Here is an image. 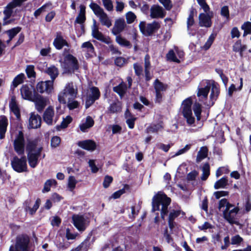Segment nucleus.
Masks as SVG:
<instances>
[{
  "label": "nucleus",
  "instance_id": "nucleus-8",
  "mask_svg": "<svg viewBox=\"0 0 251 251\" xmlns=\"http://www.w3.org/2000/svg\"><path fill=\"white\" fill-rule=\"evenodd\" d=\"M14 248L21 251H30V238L26 234L18 235L16 238Z\"/></svg>",
  "mask_w": 251,
  "mask_h": 251
},
{
  "label": "nucleus",
  "instance_id": "nucleus-57",
  "mask_svg": "<svg viewBox=\"0 0 251 251\" xmlns=\"http://www.w3.org/2000/svg\"><path fill=\"white\" fill-rule=\"evenodd\" d=\"M243 241V239L239 235H235L231 239V244L240 245Z\"/></svg>",
  "mask_w": 251,
  "mask_h": 251
},
{
  "label": "nucleus",
  "instance_id": "nucleus-45",
  "mask_svg": "<svg viewBox=\"0 0 251 251\" xmlns=\"http://www.w3.org/2000/svg\"><path fill=\"white\" fill-rule=\"evenodd\" d=\"M25 73L28 78H35L36 73L34 70V66L33 65H29L26 66Z\"/></svg>",
  "mask_w": 251,
  "mask_h": 251
},
{
  "label": "nucleus",
  "instance_id": "nucleus-34",
  "mask_svg": "<svg viewBox=\"0 0 251 251\" xmlns=\"http://www.w3.org/2000/svg\"><path fill=\"white\" fill-rule=\"evenodd\" d=\"M208 150L207 147L203 146L201 148L198 152L196 161L197 162H200L202 159L205 158L208 155Z\"/></svg>",
  "mask_w": 251,
  "mask_h": 251
},
{
  "label": "nucleus",
  "instance_id": "nucleus-27",
  "mask_svg": "<svg viewBox=\"0 0 251 251\" xmlns=\"http://www.w3.org/2000/svg\"><path fill=\"white\" fill-rule=\"evenodd\" d=\"M20 90L23 99L32 101L33 99V95H32V91L27 85H23Z\"/></svg>",
  "mask_w": 251,
  "mask_h": 251
},
{
  "label": "nucleus",
  "instance_id": "nucleus-51",
  "mask_svg": "<svg viewBox=\"0 0 251 251\" xmlns=\"http://www.w3.org/2000/svg\"><path fill=\"white\" fill-rule=\"evenodd\" d=\"M98 100V99H96L95 98L90 96V95H88L86 97V100H85V107L86 109L90 107L91 105H92L96 100Z\"/></svg>",
  "mask_w": 251,
  "mask_h": 251
},
{
  "label": "nucleus",
  "instance_id": "nucleus-7",
  "mask_svg": "<svg viewBox=\"0 0 251 251\" xmlns=\"http://www.w3.org/2000/svg\"><path fill=\"white\" fill-rule=\"evenodd\" d=\"M25 147L26 145L24 133L22 131H19L13 142L14 151L19 155H24Z\"/></svg>",
  "mask_w": 251,
  "mask_h": 251
},
{
  "label": "nucleus",
  "instance_id": "nucleus-6",
  "mask_svg": "<svg viewBox=\"0 0 251 251\" xmlns=\"http://www.w3.org/2000/svg\"><path fill=\"white\" fill-rule=\"evenodd\" d=\"M27 159L25 155H22L21 158L17 156L13 157L11 164L13 169L17 173H23L27 171Z\"/></svg>",
  "mask_w": 251,
  "mask_h": 251
},
{
  "label": "nucleus",
  "instance_id": "nucleus-32",
  "mask_svg": "<svg viewBox=\"0 0 251 251\" xmlns=\"http://www.w3.org/2000/svg\"><path fill=\"white\" fill-rule=\"evenodd\" d=\"M17 7L11 1L9 2L4 8L3 14L5 16V19H8L11 16L13 9Z\"/></svg>",
  "mask_w": 251,
  "mask_h": 251
},
{
  "label": "nucleus",
  "instance_id": "nucleus-61",
  "mask_svg": "<svg viewBox=\"0 0 251 251\" xmlns=\"http://www.w3.org/2000/svg\"><path fill=\"white\" fill-rule=\"evenodd\" d=\"M198 174L199 173L198 171L193 170L187 174L186 179L188 181L195 180Z\"/></svg>",
  "mask_w": 251,
  "mask_h": 251
},
{
  "label": "nucleus",
  "instance_id": "nucleus-15",
  "mask_svg": "<svg viewBox=\"0 0 251 251\" xmlns=\"http://www.w3.org/2000/svg\"><path fill=\"white\" fill-rule=\"evenodd\" d=\"M125 19L122 18L117 19L115 21L114 27L112 29V33L114 35L119 34L122 32L126 26Z\"/></svg>",
  "mask_w": 251,
  "mask_h": 251
},
{
  "label": "nucleus",
  "instance_id": "nucleus-39",
  "mask_svg": "<svg viewBox=\"0 0 251 251\" xmlns=\"http://www.w3.org/2000/svg\"><path fill=\"white\" fill-rule=\"evenodd\" d=\"M228 185V180L227 177L224 176L217 180L214 184V188L218 189L220 188H224Z\"/></svg>",
  "mask_w": 251,
  "mask_h": 251
},
{
  "label": "nucleus",
  "instance_id": "nucleus-54",
  "mask_svg": "<svg viewBox=\"0 0 251 251\" xmlns=\"http://www.w3.org/2000/svg\"><path fill=\"white\" fill-rule=\"evenodd\" d=\"M198 4L201 6V8L205 13H207L210 11L209 6L207 3L206 0H197Z\"/></svg>",
  "mask_w": 251,
  "mask_h": 251
},
{
  "label": "nucleus",
  "instance_id": "nucleus-14",
  "mask_svg": "<svg viewBox=\"0 0 251 251\" xmlns=\"http://www.w3.org/2000/svg\"><path fill=\"white\" fill-rule=\"evenodd\" d=\"M32 101L35 102L36 109L39 112H41L46 105V100L36 92L34 93L33 99L32 100Z\"/></svg>",
  "mask_w": 251,
  "mask_h": 251
},
{
  "label": "nucleus",
  "instance_id": "nucleus-29",
  "mask_svg": "<svg viewBox=\"0 0 251 251\" xmlns=\"http://www.w3.org/2000/svg\"><path fill=\"white\" fill-rule=\"evenodd\" d=\"M127 85L123 81L121 82L118 85L114 87L113 88V91L118 94L120 97H123L126 93L127 90Z\"/></svg>",
  "mask_w": 251,
  "mask_h": 251
},
{
  "label": "nucleus",
  "instance_id": "nucleus-16",
  "mask_svg": "<svg viewBox=\"0 0 251 251\" xmlns=\"http://www.w3.org/2000/svg\"><path fill=\"white\" fill-rule=\"evenodd\" d=\"M42 119L38 114L31 113L29 119V126L31 128H38L41 126Z\"/></svg>",
  "mask_w": 251,
  "mask_h": 251
},
{
  "label": "nucleus",
  "instance_id": "nucleus-35",
  "mask_svg": "<svg viewBox=\"0 0 251 251\" xmlns=\"http://www.w3.org/2000/svg\"><path fill=\"white\" fill-rule=\"evenodd\" d=\"M22 30V27L20 26H16L11 29L5 31L4 33H6L10 40H12Z\"/></svg>",
  "mask_w": 251,
  "mask_h": 251
},
{
  "label": "nucleus",
  "instance_id": "nucleus-49",
  "mask_svg": "<svg viewBox=\"0 0 251 251\" xmlns=\"http://www.w3.org/2000/svg\"><path fill=\"white\" fill-rule=\"evenodd\" d=\"M129 188V185L128 184H125L124 185V187L123 188L116 191L112 194V198H114V199H117L119 198L122 195H123V194H124L125 193V189H128Z\"/></svg>",
  "mask_w": 251,
  "mask_h": 251
},
{
  "label": "nucleus",
  "instance_id": "nucleus-37",
  "mask_svg": "<svg viewBox=\"0 0 251 251\" xmlns=\"http://www.w3.org/2000/svg\"><path fill=\"white\" fill-rule=\"evenodd\" d=\"M220 88L215 83L211 85V91L210 95V99L211 100H216L220 94Z\"/></svg>",
  "mask_w": 251,
  "mask_h": 251
},
{
  "label": "nucleus",
  "instance_id": "nucleus-59",
  "mask_svg": "<svg viewBox=\"0 0 251 251\" xmlns=\"http://www.w3.org/2000/svg\"><path fill=\"white\" fill-rule=\"evenodd\" d=\"M133 68L135 75L140 76L142 74L143 67L139 64L136 63L133 64Z\"/></svg>",
  "mask_w": 251,
  "mask_h": 251
},
{
  "label": "nucleus",
  "instance_id": "nucleus-10",
  "mask_svg": "<svg viewBox=\"0 0 251 251\" xmlns=\"http://www.w3.org/2000/svg\"><path fill=\"white\" fill-rule=\"evenodd\" d=\"M92 35L93 38L100 41L105 44H110L112 41L109 36L105 37L99 30L98 26L96 25V21L94 20V27L92 29Z\"/></svg>",
  "mask_w": 251,
  "mask_h": 251
},
{
  "label": "nucleus",
  "instance_id": "nucleus-36",
  "mask_svg": "<svg viewBox=\"0 0 251 251\" xmlns=\"http://www.w3.org/2000/svg\"><path fill=\"white\" fill-rule=\"evenodd\" d=\"M116 42L122 47H126L129 49L131 48L132 47L130 42L123 38L121 35H117Z\"/></svg>",
  "mask_w": 251,
  "mask_h": 251
},
{
  "label": "nucleus",
  "instance_id": "nucleus-4",
  "mask_svg": "<svg viewBox=\"0 0 251 251\" xmlns=\"http://www.w3.org/2000/svg\"><path fill=\"white\" fill-rule=\"evenodd\" d=\"M193 100L191 97L187 98L184 100L182 103V108L181 113L186 121L188 125L191 126L195 123V119L193 116L192 111V105Z\"/></svg>",
  "mask_w": 251,
  "mask_h": 251
},
{
  "label": "nucleus",
  "instance_id": "nucleus-28",
  "mask_svg": "<svg viewBox=\"0 0 251 251\" xmlns=\"http://www.w3.org/2000/svg\"><path fill=\"white\" fill-rule=\"evenodd\" d=\"M25 210L26 211H28L30 215H33L35 214L36 212L39 208L40 204H41V200L40 198H37L35 201V202L33 205V206L31 208L29 206V202L27 201L25 202Z\"/></svg>",
  "mask_w": 251,
  "mask_h": 251
},
{
  "label": "nucleus",
  "instance_id": "nucleus-53",
  "mask_svg": "<svg viewBox=\"0 0 251 251\" xmlns=\"http://www.w3.org/2000/svg\"><path fill=\"white\" fill-rule=\"evenodd\" d=\"M126 23L128 24L133 23L136 18V15L131 11L128 12L126 15Z\"/></svg>",
  "mask_w": 251,
  "mask_h": 251
},
{
  "label": "nucleus",
  "instance_id": "nucleus-62",
  "mask_svg": "<svg viewBox=\"0 0 251 251\" xmlns=\"http://www.w3.org/2000/svg\"><path fill=\"white\" fill-rule=\"evenodd\" d=\"M103 6L108 11H112L113 9V5L111 0H102Z\"/></svg>",
  "mask_w": 251,
  "mask_h": 251
},
{
  "label": "nucleus",
  "instance_id": "nucleus-3",
  "mask_svg": "<svg viewBox=\"0 0 251 251\" xmlns=\"http://www.w3.org/2000/svg\"><path fill=\"white\" fill-rule=\"evenodd\" d=\"M61 66L63 70V73L72 74L78 70L79 63L77 58L71 54L66 55L63 61H60Z\"/></svg>",
  "mask_w": 251,
  "mask_h": 251
},
{
  "label": "nucleus",
  "instance_id": "nucleus-64",
  "mask_svg": "<svg viewBox=\"0 0 251 251\" xmlns=\"http://www.w3.org/2000/svg\"><path fill=\"white\" fill-rule=\"evenodd\" d=\"M222 16L226 17L227 20L229 19V11L227 6H224L222 7L221 10Z\"/></svg>",
  "mask_w": 251,
  "mask_h": 251
},
{
  "label": "nucleus",
  "instance_id": "nucleus-18",
  "mask_svg": "<svg viewBox=\"0 0 251 251\" xmlns=\"http://www.w3.org/2000/svg\"><path fill=\"white\" fill-rule=\"evenodd\" d=\"M8 125V120L5 115L0 116V140L4 139Z\"/></svg>",
  "mask_w": 251,
  "mask_h": 251
},
{
  "label": "nucleus",
  "instance_id": "nucleus-60",
  "mask_svg": "<svg viewBox=\"0 0 251 251\" xmlns=\"http://www.w3.org/2000/svg\"><path fill=\"white\" fill-rule=\"evenodd\" d=\"M158 1L164 6L167 10H170L173 7L171 0H158Z\"/></svg>",
  "mask_w": 251,
  "mask_h": 251
},
{
  "label": "nucleus",
  "instance_id": "nucleus-21",
  "mask_svg": "<svg viewBox=\"0 0 251 251\" xmlns=\"http://www.w3.org/2000/svg\"><path fill=\"white\" fill-rule=\"evenodd\" d=\"M160 28V24L159 22L154 21L151 23L148 24L146 26V36H151L154 32Z\"/></svg>",
  "mask_w": 251,
  "mask_h": 251
},
{
  "label": "nucleus",
  "instance_id": "nucleus-19",
  "mask_svg": "<svg viewBox=\"0 0 251 251\" xmlns=\"http://www.w3.org/2000/svg\"><path fill=\"white\" fill-rule=\"evenodd\" d=\"M77 145L83 149L87 151H93L96 149V144L95 142L92 140H85L79 141Z\"/></svg>",
  "mask_w": 251,
  "mask_h": 251
},
{
  "label": "nucleus",
  "instance_id": "nucleus-52",
  "mask_svg": "<svg viewBox=\"0 0 251 251\" xmlns=\"http://www.w3.org/2000/svg\"><path fill=\"white\" fill-rule=\"evenodd\" d=\"M194 9H192L189 15L188 18H187V26L188 28H190L194 24L195 21L194 19Z\"/></svg>",
  "mask_w": 251,
  "mask_h": 251
},
{
  "label": "nucleus",
  "instance_id": "nucleus-43",
  "mask_svg": "<svg viewBox=\"0 0 251 251\" xmlns=\"http://www.w3.org/2000/svg\"><path fill=\"white\" fill-rule=\"evenodd\" d=\"M73 121V118L70 116H67L65 118H64L60 125L56 126L57 130L60 129L65 128L68 127L69 124H70Z\"/></svg>",
  "mask_w": 251,
  "mask_h": 251
},
{
  "label": "nucleus",
  "instance_id": "nucleus-55",
  "mask_svg": "<svg viewBox=\"0 0 251 251\" xmlns=\"http://www.w3.org/2000/svg\"><path fill=\"white\" fill-rule=\"evenodd\" d=\"M113 180V177L108 175H106L104 177L103 181V187L104 188H107L112 182Z\"/></svg>",
  "mask_w": 251,
  "mask_h": 251
},
{
  "label": "nucleus",
  "instance_id": "nucleus-22",
  "mask_svg": "<svg viewBox=\"0 0 251 251\" xmlns=\"http://www.w3.org/2000/svg\"><path fill=\"white\" fill-rule=\"evenodd\" d=\"M54 115L53 108L51 106H49L45 111L43 118V120L48 125H52V118Z\"/></svg>",
  "mask_w": 251,
  "mask_h": 251
},
{
  "label": "nucleus",
  "instance_id": "nucleus-48",
  "mask_svg": "<svg viewBox=\"0 0 251 251\" xmlns=\"http://www.w3.org/2000/svg\"><path fill=\"white\" fill-rule=\"evenodd\" d=\"M243 78L240 77V86L237 88H236L234 84H231V85L228 88V94L229 96H232L233 92L234 91H235L236 90H241L242 89V88L243 87Z\"/></svg>",
  "mask_w": 251,
  "mask_h": 251
},
{
  "label": "nucleus",
  "instance_id": "nucleus-5",
  "mask_svg": "<svg viewBox=\"0 0 251 251\" xmlns=\"http://www.w3.org/2000/svg\"><path fill=\"white\" fill-rule=\"evenodd\" d=\"M90 218L84 215L74 214L72 216V223L75 227L81 233L84 232L89 226Z\"/></svg>",
  "mask_w": 251,
  "mask_h": 251
},
{
  "label": "nucleus",
  "instance_id": "nucleus-56",
  "mask_svg": "<svg viewBox=\"0 0 251 251\" xmlns=\"http://www.w3.org/2000/svg\"><path fill=\"white\" fill-rule=\"evenodd\" d=\"M91 94H89L90 96L99 99L100 96V93L99 88L95 86H93L90 89Z\"/></svg>",
  "mask_w": 251,
  "mask_h": 251
},
{
  "label": "nucleus",
  "instance_id": "nucleus-26",
  "mask_svg": "<svg viewBox=\"0 0 251 251\" xmlns=\"http://www.w3.org/2000/svg\"><path fill=\"white\" fill-rule=\"evenodd\" d=\"M93 235V230H92L88 233L86 238L76 247V250L79 251H87L90 246L89 241Z\"/></svg>",
  "mask_w": 251,
  "mask_h": 251
},
{
  "label": "nucleus",
  "instance_id": "nucleus-31",
  "mask_svg": "<svg viewBox=\"0 0 251 251\" xmlns=\"http://www.w3.org/2000/svg\"><path fill=\"white\" fill-rule=\"evenodd\" d=\"M25 78V75L23 73H21L18 75L13 79L12 84L11 85V89H14L17 87L19 84H22Z\"/></svg>",
  "mask_w": 251,
  "mask_h": 251
},
{
  "label": "nucleus",
  "instance_id": "nucleus-11",
  "mask_svg": "<svg viewBox=\"0 0 251 251\" xmlns=\"http://www.w3.org/2000/svg\"><path fill=\"white\" fill-rule=\"evenodd\" d=\"M52 81L47 80L45 81H40L36 85L37 90L42 94L44 92L50 93L53 89Z\"/></svg>",
  "mask_w": 251,
  "mask_h": 251
},
{
  "label": "nucleus",
  "instance_id": "nucleus-17",
  "mask_svg": "<svg viewBox=\"0 0 251 251\" xmlns=\"http://www.w3.org/2000/svg\"><path fill=\"white\" fill-rule=\"evenodd\" d=\"M199 20V24L201 27H209L212 25L211 17L208 14H200Z\"/></svg>",
  "mask_w": 251,
  "mask_h": 251
},
{
  "label": "nucleus",
  "instance_id": "nucleus-40",
  "mask_svg": "<svg viewBox=\"0 0 251 251\" xmlns=\"http://www.w3.org/2000/svg\"><path fill=\"white\" fill-rule=\"evenodd\" d=\"M202 174L201 176V179L202 181L206 180L210 175V165L208 163H205L202 168Z\"/></svg>",
  "mask_w": 251,
  "mask_h": 251
},
{
  "label": "nucleus",
  "instance_id": "nucleus-44",
  "mask_svg": "<svg viewBox=\"0 0 251 251\" xmlns=\"http://www.w3.org/2000/svg\"><path fill=\"white\" fill-rule=\"evenodd\" d=\"M99 17H100V22L102 25H105L107 27H109L111 25V22L105 12H103Z\"/></svg>",
  "mask_w": 251,
  "mask_h": 251
},
{
  "label": "nucleus",
  "instance_id": "nucleus-2",
  "mask_svg": "<svg viewBox=\"0 0 251 251\" xmlns=\"http://www.w3.org/2000/svg\"><path fill=\"white\" fill-rule=\"evenodd\" d=\"M171 199L170 198L162 192H158L152 199V212L160 210V206L161 205V218L165 220V216L168 213V206L170 204Z\"/></svg>",
  "mask_w": 251,
  "mask_h": 251
},
{
  "label": "nucleus",
  "instance_id": "nucleus-25",
  "mask_svg": "<svg viewBox=\"0 0 251 251\" xmlns=\"http://www.w3.org/2000/svg\"><path fill=\"white\" fill-rule=\"evenodd\" d=\"M164 128L163 122H160L157 124H150L145 130L147 134L151 133H157L159 131Z\"/></svg>",
  "mask_w": 251,
  "mask_h": 251
},
{
  "label": "nucleus",
  "instance_id": "nucleus-24",
  "mask_svg": "<svg viewBox=\"0 0 251 251\" xmlns=\"http://www.w3.org/2000/svg\"><path fill=\"white\" fill-rule=\"evenodd\" d=\"M9 107L11 112L15 115L17 120L21 118V113L20 108L17 103L16 98L13 96L11 98L9 102Z\"/></svg>",
  "mask_w": 251,
  "mask_h": 251
},
{
  "label": "nucleus",
  "instance_id": "nucleus-9",
  "mask_svg": "<svg viewBox=\"0 0 251 251\" xmlns=\"http://www.w3.org/2000/svg\"><path fill=\"white\" fill-rule=\"evenodd\" d=\"M239 211L238 207H235L232 204H228L223 210L224 218L230 224L235 223L234 218Z\"/></svg>",
  "mask_w": 251,
  "mask_h": 251
},
{
  "label": "nucleus",
  "instance_id": "nucleus-12",
  "mask_svg": "<svg viewBox=\"0 0 251 251\" xmlns=\"http://www.w3.org/2000/svg\"><path fill=\"white\" fill-rule=\"evenodd\" d=\"M151 17L153 18H163L166 12L164 11L163 8L159 5L154 4L151 8Z\"/></svg>",
  "mask_w": 251,
  "mask_h": 251
},
{
  "label": "nucleus",
  "instance_id": "nucleus-50",
  "mask_svg": "<svg viewBox=\"0 0 251 251\" xmlns=\"http://www.w3.org/2000/svg\"><path fill=\"white\" fill-rule=\"evenodd\" d=\"M61 138L58 136H53L50 140V146L52 148H56L58 147L61 143Z\"/></svg>",
  "mask_w": 251,
  "mask_h": 251
},
{
  "label": "nucleus",
  "instance_id": "nucleus-33",
  "mask_svg": "<svg viewBox=\"0 0 251 251\" xmlns=\"http://www.w3.org/2000/svg\"><path fill=\"white\" fill-rule=\"evenodd\" d=\"M155 91L164 92L168 88V85L160 81L158 79H156L153 83Z\"/></svg>",
  "mask_w": 251,
  "mask_h": 251
},
{
  "label": "nucleus",
  "instance_id": "nucleus-30",
  "mask_svg": "<svg viewBox=\"0 0 251 251\" xmlns=\"http://www.w3.org/2000/svg\"><path fill=\"white\" fill-rule=\"evenodd\" d=\"M46 73L50 76L51 79L50 81H52V84H53L54 80L59 75L58 69L55 66L52 65L47 68Z\"/></svg>",
  "mask_w": 251,
  "mask_h": 251
},
{
  "label": "nucleus",
  "instance_id": "nucleus-38",
  "mask_svg": "<svg viewBox=\"0 0 251 251\" xmlns=\"http://www.w3.org/2000/svg\"><path fill=\"white\" fill-rule=\"evenodd\" d=\"M211 88L210 83H208L204 88H200L198 89L197 96H202L204 98H207Z\"/></svg>",
  "mask_w": 251,
  "mask_h": 251
},
{
  "label": "nucleus",
  "instance_id": "nucleus-63",
  "mask_svg": "<svg viewBox=\"0 0 251 251\" xmlns=\"http://www.w3.org/2000/svg\"><path fill=\"white\" fill-rule=\"evenodd\" d=\"M155 97L154 101L155 103L160 104L163 101V93L162 92L155 91Z\"/></svg>",
  "mask_w": 251,
  "mask_h": 251
},
{
  "label": "nucleus",
  "instance_id": "nucleus-13",
  "mask_svg": "<svg viewBox=\"0 0 251 251\" xmlns=\"http://www.w3.org/2000/svg\"><path fill=\"white\" fill-rule=\"evenodd\" d=\"M53 45L58 50L62 49L64 46L68 47L70 46L68 42L63 38L61 32H56V36L53 41Z\"/></svg>",
  "mask_w": 251,
  "mask_h": 251
},
{
  "label": "nucleus",
  "instance_id": "nucleus-42",
  "mask_svg": "<svg viewBox=\"0 0 251 251\" xmlns=\"http://www.w3.org/2000/svg\"><path fill=\"white\" fill-rule=\"evenodd\" d=\"M89 6L90 8L93 10L94 14L98 16H100L103 12H104L103 9L101 8L100 5L94 2H92L90 4Z\"/></svg>",
  "mask_w": 251,
  "mask_h": 251
},
{
  "label": "nucleus",
  "instance_id": "nucleus-46",
  "mask_svg": "<svg viewBox=\"0 0 251 251\" xmlns=\"http://www.w3.org/2000/svg\"><path fill=\"white\" fill-rule=\"evenodd\" d=\"M166 58L168 60L176 62L177 63H180V60L176 57V55L173 50H170L166 54Z\"/></svg>",
  "mask_w": 251,
  "mask_h": 251
},
{
  "label": "nucleus",
  "instance_id": "nucleus-1",
  "mask_svg": "<svg viewBox=\"0 0 251 251\" xmlns=\"http://www.w3.org/2000/svg\"><path fill=\"white\" fill-rule=\"evenodd\" d=\"M38 139L28 140L25 147L27 159L29 165L32 168H35L39 163L38 159L41 155L43 148L40 146L37 148Z\"/></svg>",
  "mask_w": 251,
  "mask_h": 251
},
{
  "label": "nucleus",
  "instance_id": "nucleus-23",
  "mask_svg": "<svg viewBox=\"0 0 251 251\" xmlns=\"http://www.w3.org/2000/svg\"><path fill=\"white\" fill-rule=\"evenodd\" d=\"M181 211L179 210L173 209L170 212L168 217V225L171 230L174 229L176 224L174 222L175 219L178 217Z\"/></svg>",
  "mask_w": 251,
  "mask_h": 251
},
{
  "label": "nucleus",
  "instance_id": "nucleus-20",
  "mask_svg": "<svg viewBox=\"0 0 251 251\" xmlns=\"http://www.w3.org/2000/svg\"><path fill=\"white\" fill-rule=\"evenodd\" d=\"M81 48L86 49V53L85 55L86 58H91L96 56L95 48L90 42L87 41L83 43L81 45Z\"/></svg>",
  "mask_w": 251,
  "mask_h": 251
},
{
  "label": "nucleus",
  "instance_id": "nucleus-41",
  "mask_svg": "<svg viewBox=\"0 0 251 251\" xmlns=\"http://www.w3.org/2000/svg\"><path fill=\"white\" fill-rule=\"evenodd\" d=\"M193 110L197 121H199L201 119V105L199 102H195L193 106Z\"/></svg>",
  "mask_w": 251,
  "mask_h": 251
},
{
  "label": "nucleus",
  "instance_id": "nucleus-58",
  "mask_svg": "<svg viewBox=\"0 0 251 251\" xmlns=\"http://www.w3.org/2000/svg\"><path fill=\"white\" fill-rule=\"evenodd\" d=\"M76 183L77 181L74 176H69L68 180V187L70 188V190L72 191L75 188Z\"/></svg>",
  "mask_w": 251,
  "mask_h": 251
},
{
  "label": "nucleus",
  "instance_id": "nucleus-47",
  "mask_svg": "<svg viewBox=\"0 0 251 251\" xmlns=\"http://www.w3.org/2000/svg\"><path fill=\"white\" fill-rule=\"evenodd\" d=\"M56 181L54 179H48L46 181L44 184V188L42 190V192H48L50 191V187L53 184H56Z\"/></svg>",
  "mask_w": 251,
  "mask_h": 251
}]
</instances>
